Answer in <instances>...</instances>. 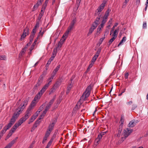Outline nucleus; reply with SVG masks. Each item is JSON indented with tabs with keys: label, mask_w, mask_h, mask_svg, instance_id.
<instances>
[{
	"label": "nucleus",
	"mask_w": 148,
	"mask_h": 148,
	"mask_svg": "<svg viewBox=\"0 0 148 148\" xmlns=\"http://www.w3.org/2000/svg\"><path fill=\"white\" fill-rule=\"evenodd\" d=\"M12 130H10L8 134V135L6 137V138H9L12 135V134L13 133V132L12 131Z\"/></svg>",
	"instance_id": "nucleus-36"
},
{
	"label": "nucleus",
	"mask_w": 148,
	"mask_h": 148,
	"mask_svg": "<svg viewBox=\"0 0 148 148\" xmlns=\"http://www.w3.org/2000/svg\"><path fill=\"white\" fill-rule=\"evenodd\" d=\"M29 29L28 28L26 27L24 30L23 34L22 35L21 39L24 38L26 36L28 35L29 34Z\"/></svg>",
	"instance_id": "nucleus-8"
},
{
	"label": "nucleus",
	"mask_w": 148,
	"mask_h": 148,
	"mask_svg": "<svg viewBox=\"0 0 148 148\" xmlns=\"http://www.w3.org/2000/svg\"><path fill=\"white\" fill-rule=\"evenodd\" d=\"M54 99L55 98H53L51 100L50 102H49V103H48V104L46 106L49 108L51 107L53 103L54 100Z\"/></svg>",
	"instance_id": "nucleus-25"
},
{
	"label": "nucleus",
	"mask_w": 148,
	"mask_h": 148,
	"mask_svg": "<svg viewBox=\"0 0 148 148\" xmlns=\"http://www.w3.org/2000/svg\"><path fill=\"white\" fill-rule=\"evenodd\" d=\"M129 75V73H126L125 74V77L126 79H127L128 77V76Z\"/></svg>",
	"instance_id": "nucleus-59"
},
{
	"label": "nucleus",
	"mask_w": 148,
	"mask_h": 148,
	"mask_svg": "<svg viewBox=\"0 0 148 148\" xmlns=\"http://www.w3.org/2000/svg\"><path fill=\"white\" fill-rule=\"evenodd\" d=\"M53 139V138H52L48 143L51 144Z\"/></svg>",
	"instance_id": "nucleus-64"
},
{
	"label": "nucleus",
	"mask_w": 148,
	"mask_h": 148,
	"mask_svg": "<svg viewBox=\"0 0 148 148\" xmlns=\"http://www.w3.org/2000/svg\"><path fill=\"white\" fill-rule=\"evenodd\" d=\"M40 5H41V4H39L38 2L35 5H34L33 8V11H34L36 10L38 6Z\"/></svg>",
	"instance_id": "nucleus-30"
},
{
	"label": "nucleus",
	"mask_w": 148,
	"mask_h": 148,
	"mask_svg": "<svg viewBox=\"0 0 148 148\" xmlns=\"http://www.w3.org/2000/svg\"><path fill=\"white\" fill-rule=\"evenodd\" d=\"M24 109V107H22L20 106L16 110L15 112L16 113L19 114V115L21 113L22 111Z\"/></svg>",
	"instance_id": "nucleus-17"
},
{
	"label": "nucleus",
	"mask_w": 148,
	"mask_h": 148,
	"mask_svg": "<svg viewBox=\"0 0 148 148\" xmlns=\"http://www.w3.org/2000/svg\"><path fill=\"white\" fill-rule=\"evenodd\" d=\"M106 2V1H103L102 3L100 5V6L96 10L95 13V15L96 16H98L97 17L96 20H95L94 22L95 23L98 25L99 24V21L102 15L100 12L103 10Z\"/></svg>",
	"instance_id": "nucleus-2"
},
{
	"label": "nucleus",
	"mask_w": 148,
	"mask_h": 148,
	"mask_svg": "<svg viewBox=\"0 0 148 148\" xmlns=\"http://www.w3.org/2000/svg\"><path fill=\"white\" fill-rule=\"evenodd\" d=\"M105 35H104L100 39L99 42V45L102 43V42L103 41L104 39L105 38Z\"/></svg>",
	"instance_id": "nucleus-35"
},
{
	"label": "nucleus",
	"mask_w": 148,
	"mask_h": 148,
	"mask_svg": "<svg viewBox=\"0 0 148 148\" xmlns=\"http://www.w3.org/2000/svg\"><path fill=\"white\" fill-rule=\"evenodd\" d=\"M19 116V114L16 113L15 112L8 124H10V125L12 126L14 124Z\"/></svg>",
	"instance_id": "nucleus-5"
},
{
	"label": "nucleus",
	"mask_w": 148,
	"mask_h": 148,
	"mask_svg": "<svg viewBox=\"0 0 148 148\" xmlns=\"http://www.w3.org/2000/svg\"><path fill=\"white\" fill-rule=\"evenodd\" d=\"M143 29H146L147 28V23L146 22H143Z\"/></svg>",
	"instance_id": "nucleus-45"
},
{
	"label": "nucleus",
	"mask_w": 148,
	"mask_h": 148,
	"mask_svg": "<svg viewBox=\"0 0 148 148\" xmlns=\"http://www.w3.org/2000/svg\"><path fill=\"white\" fill-rule=\"evenodd\" d=\"M95 29L91 27H90V29L89 30V32L88 34V35L89 36L90 34H91L92 32Z\"/></svg>",
	"instance_id": "nucleus-33"
},
{
	"label": "nucleus",
	"mask_w": 148,
	"mask_h": 148,
	"mask_svg": "<svg viewBox=\"0 0 148 148\" xmlns=\"http://www.w3.org/2000/svg\"><path fill=\"white\" fill-rule=\"evenodd\" d=\"M47 73L46 71H45L43 72V74L42 75H43L44 77L47 74Z\"/></svg>",
	"instance_id": "nucleus-63"
},
{
	"label": "nucleus",
	"mask_w": 148,
	"mask_h": 148,
	"mask_svg": "<svg viewBox=\"0 0 148 148\" xmlns=\"http://www.w3.org/2000/svg\"><path fill=\"white\" fill-rule=\"evenodd\" d=\"M138 122V120H132L129 123L128 125L130 127H133Z\"/></svg>",
	"instance_id": "nucleus-11"
},
{
	"label": "nucleus",
	"mask_w": 148,
	"mask_h": 148,
	"mask_svg": "<svg viewBox=\"0 0 148 148\" xmlns=\"http://www.w3.org/2000/svg\"><path fill=\"white\" fill-rule=\"evenodd\" d=\"M27 48V47L25 46V47L22 49L21 51L19 54V58H21L22 55L24 54L26 51V50Z\"/></svg>",
	"instance_id": "nucleus-18"
},
{
	"label": "nucleus",
	"mask_w": 148,
	"mask_h": 148,
	"mask_svg": "<svg viewBox=\"0 0 148 148\" xmlns=\"http://www.w3.org/2000/svg\"><path fill=\"white\" fill-rule=\"evenodd\" d=\"M52 80L51 79H50V78H48V80H47V82H48V83H49V85H50V82H51V81H52Z\"/></svg>",
	"instance_id": "nucleus-58"
},
{
	"label": "nucleus",
	"mask_w": 148,
	"mask_h": 148,
	"mask_svg": "<svg viewBox=\"0 0 148 148\" xmlns=\"http://www.w3.org/2000/svg\"><path fill=\"white\" fill-rule=\"evenodd\" d=\"M56 75H54L53 73H52V74L51 75V76L49 77V78H50L52 80V79H53L54 76H55Z\"/></svg>",
	"instance_id": "nucleus-56"
},
{
	"label": "nucleus",
	"mask_w": 148,
	"mask_h": 148,
	"mask_svg": "<svg viewBox=\"0 0 148 148\" xmlns=\"http://www.w3.org/2000/svg\"><path fill=\"white\" fill-rule=\"evenodd\" d=\"M91 90V87L90 86H89L88 87L87 89L86 90V91H85L86 93H88L89 94V95L90 94V92Z\"/></svg>",
	"instance_id": "nucleus-29"
},
{
	"label": "nucleus",
	"mask_w": 148,
	"mask_h": 148,
	"mask_svg": "<svg viewBox=\"0 0 148 148\" xmlns=\"http://www.w3.org/2000/svg\"><path fill=\"white\" fill-rule=\"evenodd\" d=\"M98 25V24H97L96 23H94L92 24V26H91V27L95 29L97 27Z\"/></svg>",
	"instance_id": "nucleus-44"
},
{
	"label": "nucleus",
	"mask_w": 148,
	"mask_h": 148,
	"mask_svg": "<svg viewBox=\"0 0 148 148\" xmlns=\"http://www.w3.org/2000/svg\"><path fill=\"white\" fill-rule=\"evenodd\" d=\"M47 6V4H46V3H44V4H43V5L42 7V8H43L44 10H45V9L46 7Z\"/></svg>",
	"instance_id": "nucleus-54"
},
{
	"label": "nucleus",
	"mask_w": 148,
	"mask_h": 148,
	"mask_svg": "<svg viewBox=\"0 0 148 148\" xmlns=\"http://www.w3.org/2000/svg\"><path fill=\"white\" fill-rule=\"evenodd\" d=\"M49 108H48L47 106H46L45 108V110L43 111L42 114L40 116L39 118V119L40 120L42 119L44 116L45 114H46L47 111Z\"/></svg>",
	"instance_id": "nucleus-13"
},
{
	"label": "nucleus",
	"mask_w": 148,
	"mask_h": 148,
	"mask_svg": "<svg viewBox=\"0 0 148 148\" xmlns=\"http://www.w3.org/2000/svg\"><path fill=\"white\" fill-rule=\"evenodd\" d=\"M41 23V21H38L37 20L36 21V25L34 26V27H36V28H38L39 27V24H40Z\"/></svg>",
	"instance_id": "nucleus-32"
},
{
	"label": "nucleus",
	"mask_w": 148,
	"mask_h": 148,
	"mask_svg": "<svg viewBox=\"0 0 148 148\" xmlns=\"http://www.w3.org/2000/svg\"><path fill=\"white\" fill-rule=\"evenodd\" d=\"M49 83L46 84L42 88L40 91L38 92V95L39 96L41 97L42 95V94L44 92L46 91V90L48 88L49 86Z\"/></svg>",
	"instance_id": "nucleus-7"
},
{
	"label": "nucleus",
	"mask_w": 148,
	"mask_h": 148,
	"mask_svg": "<svg viewBox=\"0 0 148 148\" xmlns=\"http://www.w3.org/2000/svg\"><path fill=\"white\" fill-rule=\"evenodd\" d=\"M51 60H50L49 59L48 61H47V62L46 64V66H48V65L50 64L51 62Z\"/></svg>",
	"instance_id": "nucleus-52"
},
{
	"label": "nucleus",
	"mask_w": 148,
	"mask_h": 148,
	"mask_svg": "<svg viewBox=\"0 0 148 148\" xmlns=\"http://www.w3.org/2000/svg\"><path fill=\"white\" fill-rule=\"evenodd\" d=\"M133 130L130 128H126L123 130V134L125 139L132 132Z\"/></svg>",
	"instance_id": "nucleus-4"
},
{
	"label": "nucleus",
	"mask_w": 148,
	"mask_h": 148,
	"mask_svg": "<svg viewBox=\"0 0 148 148\" xmlns=\"http://www.w3.org/2000/svg\"><path fill=\"white\" fill-rule=\"evenodd\" d=\"M37 116V115L36 116H35L34 115H33L32 117L31 118L29 121V124L30 123H31L33 122V121L36 119V116Z\"/></svg>",
	"instance_id": "nucleus-31"
},
{
	"label": "nucleus",
	"mask_w": 148,
	"mask_h": 148,
	"mask_svg": "<svg viewBox=\"0 0 148 148\" xmlns=\"http://www.w3.org/2000/svg\"><path fill=\"white\" fill-rule=\"evenodd\" d=\"M6 59V57L5 56H0V60H5Z\"/></svg>",
	"instance_id": "nucleus-40"
},
{
	"label": "nucleus",
	"mask_w": 148,
	"mask_h": 148,
	"mask_svg": "<svg viewBox=\"0 0 148 148\" xmlns=\"http://www.w3.org/2000/svg\"><path fill=\"white\" fill-rule=\"evenodd\" d=\"M73 26H72L71 25H70V26L69 27L67 30L70 32L71 31V30L73 29Z\"/></svg>",
	"instance_id": "nucleus-47"
},
{
	"label": "nucleus",
	"mask_w": 148,
	"mask_h": 148,
	"mask_svg": "<svg viewBox=\"0 0 148 148\" xmlns=\"http://www.w3.org/2000/svg\"><path fill=\"white\" fill-rule=\"evenodd\" d=\"M30 110L29 109L27 110L25 115L19 119L17 123H16L12 127L10 130H12L13 133L17 128L23 122H25L30 116Z\"/></svg>",
	"instance_id": "nucleus-1"
},
{
	"label": "nucleus",
	"mask_w": 148,
	"mask_h": 148,
	"mask_svg": "<svg viewBox=\"0 0 148 148\" xmlns=\"http://www.w3.org/2000/svg\"><path fill=\"white\" fill-rule=\"evenodd\" d=\"M118 25V23H116L114 25V26H113V27L112 28V31H113L114 29V28L115 27H116L117 25Z\"/></svg>",
	"instance_id": "nucleus-53"
},
{
	"label": "nucleus",
	"mask_w": 148,
	"mask_h": 148,
	"mask_svg": "<svg viewBox=\"0 0 148 148\" xmlns=\"http://www.w3.org/2000/svg\"><path fill=\"white\" fill-rule=\"evenodd\" d=\"M44 10H44L42 8L40 14H42V15H43Z\"/></svg>",
	"instance_id": "nucleus-57"
},
{
	"label": "nucleus",
	"mask_w": 148,
	"mask_h": 148,
	"mask_svg": "<svg viewBox=\"0 0 148 148\" xmlns=\"http://www.w3.org/2000/svg\"><path fill=\"white\" fill-rule=\"evenodd\" d=\"M60 65H59L52 72V73H53L54 75H56V73L60 69Z\"/></svg>",
	"instance_id": "nucleus-22"
},
{
	"label": "nucleus",
	"mask_w": 148,
	"mask_h": 148,
	"mask_svg": "<svg viewBox=\"0 0 148 148\" xmlns=\"http://www.w3.org/2000/svg\"><path fill=\"white\" fill-rule=\"evenodd\" d=\"M122 130L121 129H120L118 130V134H117V136L118 137H119L120 136V135L121 134V131Z\"/></svg>",
	"instance_id": "nucleus-49"
},
{
	"label": "nucleus",
	"mask_w": 148,
	"mask_h": 148,
	"mask_svg": "<svg viewBox=\"0 0 148 148\" xmlns=\"http://www.w3.org/2000/svg\"><path fill=\"white\" fill-rule=\"evenodd\" d=\"M117 32V30H115L113 34L112 35V36L113 37H115V38H116L117 37V35L116 34V33Z\"/></svg>",
	"instance_id": "nucleus-43"
},
{
	"label": "nucleus",
	"mask_w": 148,
	"mask_h": 148,
	"mask_svg": "<svg viewBox=\"0 0 148 148\" xmlns=\"http://www.w3.org/2000/svg\"><path fill=\"white\" fill-rule=\"evenodd\" d=\"M36 28L34 27V29H33L32 32V34L30 36V41L32 42V41L33 40V38L34 37V35L36 33Z\"/></svg>",
	"instance_id": "nucleus-12"
},
{
	"label": "nucleus",
	"mask_w": 148,
	"mask_h": 148,
	"mask_svg": "<svg viewBox=\"0 0 148 148\" xmlns=\"http://www.w3.org/2000/svg\"><path fill=\"white\" fill-rule=\"evenodd\" d=\"M100 51H97L96 53V54L95 55L94 57L93 58L92 60V63H94L95 62L96 60V59L98 57V56H99V55L100 53Z\"/></svg>",
	"instance_id": "nucleus-16"
},
{
	"label": "nucleus",
	"mask_w": 148,
	"mask_h": 148,
	"mask_svg": "<svg viewBox=\"0 0 148 148\" xmlns=\"http://www.w3.org/2000/svg\"><path fill=\"white\" fill-rule=\"evenodd\" d=\"M64 41H64V40H62V39H61L60 41L59 42L56 49L57 50L58 49H59L60 48L62 47Z\"/></svg>",
	"instance_id": "nucleus-19"
},
{
	"label": "nucleus",
	"mask_w": 148,
	"mask_h": 148,
	"mask_svg": "<svg viewBox=\"0 0 148 148\" xmlns=\"http://www.w3.org/2000/svg\"><path fill=\"white\" fill-rule=\"evenodd\" d=\"M104 24H105V23H103L101 22V24L99 26H100V27L101 28H101H103V27Z\"/></svg>",
	"instance_id": "nucleus-62"
},
{
	"label": "nucleus",
	"mask_w": 148,
	"mask_h": 148,
	"mask_svg": "<svg viewBox=\"0 0 148 148\" xmlns=\"http://www.w3.org/2000/svg\"><path fill=\"white\" fill-rule=\"evenodd\" d=\"M89 96V94L88 93L84 92L82 96L80 97V101H85Z\"/></svg>",
	"instance_id": "nucleus-10"
},
{
	"label": "nucleus",
	"mask_w": 148,
	"mask_h": 148,
	"mask_svg": "<svg viewBox=\"0 0 148 148\" xmlns=\"http://www.w3.org/2000/svg\"><path fill=\"white\" fill-rule=\"evenodd\" d=\"M81 0H77L76 1V5L77 6V9L79 7V5L81 2Z\"/></svg>",
	"instance_id": "nucleus-39"
},
{
	"label": "nucleus",
	"mask_w": 148,
	"mask_h": 148,
	"mask_svg": "<svg viewBox=\"0 0 148 148\" xmlns=\"http://www.w3.org/2000/svg\"><path fill=\"white\" fill-rule=\"evenodd\" d=\"M71 81H72V80L71 79ZM72 82L71 81V82L70 84H69V85L68 86V87H67V91L66 92V94H68L69 92H70V91L71 90V88L72 87V85L71 84Z\"/></svg>",
	"instance_id": "nucleus-20"
},
{
	"label": "nucleus",
	"mask_w": 148,
	"mask_h": 148,
	"mask_svg": "<svg viewBox=\"0 0 148 148\" xmlns=\"http://www.w3.org/2000/svg\"><path fill=\"white\" fill-rule=\"evenodd\" d=\"M54 126V125L53 123L50 124L49 125L48 129L47 130L51 132L53 130Z\"/></svg>",
	"instance_id": "nucleus-28"
},
{
	"label": "nucleus",
	"mask_w": 148,
	"mask_h": 148,
	"mask_svg": "<svg viewBox=\"0 0 148 148\" xmlns=\"http://www.w3.org/2000/svg\"><path fill=\"white\" fill-rule=\"evenodd\" d=\"M124 116L123 115H121V118L119 123H120L121 126L122 127L123 125V123L124 122Z\"/></svg>",
	"instance_id": "nucleus-26"
},
{
	"label": "nucleus",
	"mask_w": 148,
	"mask_h": 148,
	"mask_svg": "<svg viewBox=\"0 0 148 148\" xmlns=\"http://www.w3.org/2000/svg\"><path fill=\"white\" fill-rule=\"evenodd\" d=\"M56 75H54L53 73H52V74L51 75V76L49 77V78H50L52 80V79H53L54 76H55Z\"/></svg>",
	"instance_id": "nucleus-55"
},
{
	"label": "nucleus",
	"mask_w": 148,
	"mask_h": 148,
	"mask_svg": "<svg viewBox=\"0 0 148 148\" xmlns=\"http://www.w3.org/2000/svg\"><path fill=\"white\" fill-rule=\"evenodd\" d=\"M110 11V10L109 9H108L106 12L105 14L103 17L102 20L101 22L105 24V23L106 22Z\"/></svg>",
	"instance_id": "nucleus-6"
},
{
	"label": "nucleus",
	"mask_w": 148,
	"mask_h": 148,
	"mask_svg": "<svg viewBox=\"0 0 148 148\" xmlns=\"http://www.w3.org/2000/svg\"><path fill=\"white\" fill-rule=\"evenodd\" d=\"M43 75H41L40 76L38 79V82L35 86L36 87H37L41 85L43 81Z\"/></svg>",
	"instance_id": "nucleus-14"
},
{
	"label": "nucleus",
	"mask_w": 148,
	"mask_h": 148,
	"mask_svg": "<svg viewBox=\"0 0 148 148\" xmlns=\"http://www.w3.org/2000/svg\"><path fill=\"white\" fill-rule=\"evenodd\" d=\"M99 140H96V139L95 140V144L96 145H97L99 143Z\"/></svg>",
	"instance_id": "nucleus-61"
},
{
	"label": "nucleus",
	"mask_w": 148,
	"mask_h": 148,
	"mask_svg": "<svg viewBox=\"0 0 148 148\" xmlns=\"http://www.w3.org/2000/svg\"><path fill=\"white\" fill-rule=\"evenodd\" d=\"M41 30H40V31L38 33V34L37 37L36 38V39L35 40H34V42L33 43V47H34V46H35V45L37 41L38 40V39L39 38L40 36V34L41 33Z\"/></svg>",
	"instance_id": "nucleus-23"
},
{
	"label": "nucleus",
	"mask_w": 148,
	"mask_h": 148,
	"mask_svg": "<svg viewBox=\"0 0 148 148\" xmlns=\"http://www.w3.org/2000/svg\"><path fill=\"white\" fill-rule=\"evenodd\" d=\"M10 124H8L7 125L5 126L3 129L1 131L0 134H2L3 136V134L6 132V131L9 129L12 126L10 125Z\"/></svg>",
	"instance_id": "nucleus-9"
},
{
	"label": "nucleus",
	"mask_w": 148,
	"mask_h": 148,
	"mask_svg": "<svg viewBox=\"0 0 148 148\" xmlns=\"http://www.w3.org/2000/svg\"><path fill=\"white\" fill-rule=\"evenodd\" d=\"M42 16L43 15H42V14H39L37 20L41 21V19Z\"/></svg>",
	"instance_id": "nucleus-50"
},
{
	"label": "nucleus",
	"mask_w": 148,
	"mask_h": 148,
	"mask_svg": "<svg viewBox=\"0 0 148 148\" xmlns=\"http://www.w3.org/2000/svg\"><path fill=\"white\" fill-rule=\"evenodd\" d=\"M137 107V106L136 104H134L132 105V110H134Z\"/></svg>",
	"instance_id": "nucleus-48"
},
{
	"label": "nucleus",
	"mask_w": 148,
	"mask_h": 148,
	"mask_svg": "<svg viewBox=\"0 0 148 148\" xmlns=\"http://www.w3.org/2000/svg\"><path fill=\"white\" fill-rule=\"evenodd\" d=\"M112 18H110L109 20V22H108V24H110V25H111L112 24Z\"/></svg>",
	"instance_id": "nucleus-60"
},
{
	"label": "nucleus",
	"mask_w": 148,
	"mask_h": 148,
	"mask_svg": "<svg viewBox=\"0 0 148 148\" xmlns=\"http://www.w3.org/2000/svg\"><path fill=\"white\" fill-rule=\"evenodd\" d=\"M103 133H101L100 134V135H98V137L96 139V140H100V139H101L102 138V134Z\"/></svg>",
	"instance_id": "nucleus-41"
},
{
	"label": "nucleus",
	"mask_w": 148,
	"mask_h": 148,
	"mask_svg": "<svg viewBox=\"0 0 148 148\" xmlns=\"http://www.w3.org/2000/svg\"><path fill=\"white\" fill-rule=\"evenodd\" d=\"M47 137L45 136L42 141V143H44L46 142V141L47 140Z\"/></svg>",
	"instance_id": "nucleus-46"
},
{
	"label": "nucleus",
	"mask_w": 148,
	"mask_h": 148,
	"mask_svg": "<svg viewBox=\"0 0 148 148\" xmlns=\"http://www.w3.org/2000/svg\"><path fill=\"white\" fill-rule=\"evenodd\" d=\"M69 32L67 30L65 33L63 35L61 39L64 40V41H65L66 38L68 36Z\"/></svg>",
	"instance_id": "nucleus-21"
},
{
	"label": "nucleus",
	"mask_w": 148,
	"mask_h": 148,
	"mask_svg": "<svg viewBox=\"0 0 148 148\" xmlns=\"http://www.w3.org/2000/svg\"><path fill=\"white\" fill-rule=\"evenodd\" d=\"M126 39V38L125 36L124 37L122 40L121 41L120 43L118 44V46L119 47L120 45H122L123 44V42H125Z\"/></svg>",
	"instance_id": "nucleus-27"
},
{
	"label": "nucleus",
	"mask_w": 148,
	"mask_h": 148,
	"mask_svg": "<svg viewBox=\"0 0 148 148\" xmlns=\"http://www.w3.org/2000/svg\"><path fill=\"white\" fill-rule=\"evenodd\" d=\"M51 132H50L47 130L46 131V132L45 134V136L48 137L49 136V135H50Z\"/></svg>",
	"instance_id": "nucleus-37"
},
{
	"label": "nucleus",
	"mask_w": 148,
	"mask_h": 148,
	"mask_svg": "<svg viewBox=\"0 0 148 148\" xmlns=\"http://www.w3.org/2000/svg\"><path fill=\"white\" fill-rule=\"evenodd\" d=\"M57 50V49L55 48L54 49L52 54V56L55 57L56 54Z\"/></svg>",
	"instance_id": "nucleus-34"
},
{
	"label": "nucleus",
	"mask_w": 148,
	"mask_h": 148,
	"mask_svg": "<svg viewBox=\"0 0 148 148\" xmlns=\"http://www.w3.org/2000/svg\"><path fill=\"white\" fill-rule=\"evenodd\" d=\"M28 101V99H25L23 102V104H21L20 105V106H21L22 107H24V108L27 105Z\"/></svg>",
	"instance_id": "nucleus-24"
},
{
	"label": "nucleus",
	"mask_w": 148,
	"mask_h": 148,
	"mask_svg": "<svg viewBox=\"0 0 148 148\" xmlns=\"http://www.w3.org/2000/svg\"><path fill=\"white\" fill-rule=\"evenodd\" d=\"M38 122V121H36V123H35L34 126H33V127L32 128V129L34 130L36 127H37V125H36V123H37V122Z\"/></svg>",
	"instance_id": "nucleus-51"
},
{
	"label": "nucleus",
	"mask_w": 148,
	"mask_h": 148,
	"mask_svg": "<svg viewBox=\"0 0 148 148\" xmlns=\"http://www.w3.org/2000/svg\"><path fill=\"white\" fill-rule=\"evenodd\" d=\"M18 138L16 137L11 142L9 143L7 146V147L8 148H10L16 142Z\"/></svg>",
	"instance_id": "nucleus-15"
},
{
	"label": "nucleus",
	"mask_w": 148,
	"mask_h": 148,
	"mask_svg": "<svg viewBox=\"0 0 148 148\" xmlns=\"http://www.w3.org/2000/svg\"><path fill=\"white\" fill-rule=\"evenodd\" d=\"M75 22H76V20L75 19H73L71 21L70 25H71L73 27L74 25L75 24Z\"/></svg>",
	"instance_id": "nucleus-42"
},
{
	"label": "nucleus",
	"mask_w": 148,
	"mask_h": 148,
	"mask_svg": "<svg viewBox=\"0 0 148 148\" xmlns=\"http://www.w3.org/2000/svg\"><path fill=\"white\" fill-rule=\"evenodd\" d=\"M40 97L37 94L36 95V96L34 98V100L31 103V104L30 106L29 107V108L27 110L29 109H30V115H31V109H32V108L34 106H35V104L37 103V101H38V100L40 99Z\"/></svg>",
	"instance_id": "nucleus-3"
},
{
	"label": "nucleus",
	"mask_w": 148,
	"mask_h": 148,
	"mask_svg": "<svg viewBox=\"0 0 148 148\" xmlns=\"http://www.w3.org/2000/svg\"><path fill=\"white\" fill-rule=\"evenodd\" d=\"M115 38H115V37H112V38L110 40L109 42V44L110 45Z\"/></svg>",
	"instance_id": "nucleus-38"
}]
</instances>
